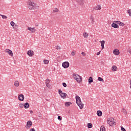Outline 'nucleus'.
Wrapping results in <instances>:
<instances>
[{"instance_id": "nucleus-1", "label": "nucleus", "mask_w": 131, "mask_h": 131, "mask_svg": "<svg viewBox=\"0 0 131 131\" xmlns=\"http://www.w3.org/2000/svg\"><path fill=\"white\" fill-rule=\"evenodd\" d=\"M27 4L28 8L29 10H38L39 9V6L31 1L28 2Z\"/></svg>"}, {"instance_id": "nucleus-2", "label": "nucleus", "mask_w": 131, "mask_h": 131, "mask_svg": "<svg viewBox=\"0 0 131 131\" xmlns=\"http://www.w3.org/2000/svg\"><path fill=\"white\" fill-rule=\"evenodd\" d=\"M76 104L79 106L80 109L83 108V104L81 102L80 97L78 96H76Z\"/></svg>"}, {"instance_id": "nucleus-3", "label": "nucleus", "mask_w": 131, "mask_h": 131, "mask_svg": "<svg viewBox=\"0 0 131 131\" xmlns=\"http://www.w3.org/2000/svg\"><path fill=\"white\" fill-rule=\"evenodd\" d=\"M107 123L109 124L110 126H112V125H116V122H115V119L113 118H110L107 119Z\"/></svg>"}, {"instance_id": "nucleus-4", "label": "nucleus", "mask_w": 131, "mask_h": 131, "mask_svg": "<svg viewBox=\"0 0 131 131\" xmlns=\"http://www.w3.org/2000/svg\"><path fill=\"white\" fill-rule=\"evenodd\" d=\"M73 76L74 77V78L76 80L77 82H78V83H80V82L82 81V79H81V77L78 74H74Z\"/></svg>"}, {"instance_id": "nucleus-5", "label": "nucleus", "mask_w": 131, "mask_h": 131, "mask_svg": "<svg viewBox=\"0 0 131 131\" xmlns=\"http://www.w3.org/2000/svg\"><path fill=\"white\" fill-rule=\"evenodd\" d=\"M58 93L63 99H65L66 98V96H67V94L65 93L62 92V90H58Z\"/></svg>"}, {"instance_id": "nucleus-6", "label": "nucleus", "mask_w": 131, "mask_h": 131, "mask_svg": "<svg viewBox=\"0 0 131 131\" xmlns=\"http://www.w3.org/2000/svg\"><path fill=\"white\" fill-rule=\"evenodd\" d=\"M32 125V122H31V121L30 120L27 122V125H26V127L27 129L30 128Z\"/></svg>"}, {"instance_id": "nucleus-7", "label": "nucleus", "mask_w": 131, "mask_h": 131, "mask_svg": "<svg viewBox=\"0 0 131 131\" xmlns=\"http://www.w3.org/2000/svg\"><path fill=\"white\" fill-rule=\"evenodd\" d=\"M117 21H114L113 23L112 24V27L114 28H119V26L117 25Z\"/></svg>"}, {"instance_id": "nucleus-8", "label": "nucleus", "mask_w": 131, "mask_h": 131, "mask_svg": "<svg viewBox=\"0 0 131 131\" xmlns=\"http://www.w3.org/2000/svg\"><path fill=\"white\" fill-rule=\"evenodd\" d=\"M69 62H68V61H66L62 63V67H63V68H68V67H69Z\"/></svg>"}, {"instance_id": "nucleus-9", "label": "nucleus", "mask_w": 131, "mask_h": 131, "mask_svg": "<svg viewBox=\"0 0 131 131\" xmlns=\"http://www.w3.org/2000/svg\"><path fill=\"white\" fill-rule=\"evenodd\" d=\"M6 53H8L9 56L13 57V51L10 49H6L5 50Z\"/></svg>"}, {"instance_id": "nucleus-10", "label": "nucleus", "mask_w": 131, "mask_h": 131, "mask_svg": "<svg viewBox=\"0 0 131 131\" xmlns=\"http://www.w3.org/2000/svg\"><path fill=\"white\" fill-rule=\"evenodd\" d=\"M28 30L31 31L32 33H34L36 31L35 28L28 27Z\"/></svg>"}, {"instance_id": "nucleus-11", "label": "nucleus", "mask_w": 131, "mask_h": 131, "mask_svg": "<svg viewBox=\"0 0 131 131\" xmlns=\"http://www.w3.org/2000/svg\"><path fill=\"white\" fill-rule=\"evenodd\" d=\"M24 95H23V94H20L18 96V99L19 101L22 102L23 101H24Z\"/></svg>"}, {"instance_id": "nucleus-12", "label": "nucleus", "mask_w": 131, "mask_h": 131, "mask_svg": "<svg viewBox=\"0 0 131 131\" xmlns=\"http://www.w3.org/2000/svg\"><path fill=\"white\" fill-rule=\"evenodd\" d=\"M27 54L29 57H32L34 55V53L31 50H29L27 52Z\"/></svg>"}, {"instance_id": "nucleus-13", "label": "nucleus", "mask_w": 131, "mask_h": 131, "mask_svg": "<svg viewBox=\"0 0 131 131\" xmlns=\"http://www.w3.org/2000/svg\"><path fill=\"white\" fill-rule=\"evenodd\" d=\"M46 85L47 88H50V86H51V85H50V80L49 79H47L46 80Z\"/></svg>"}, {"instance_id": "nucleus-14", "label": "nucleus", "mask_w": 131, "mask_h": 131, "mask_svg": "<svg viewBox=\"0 0 131 131\" xmlns=\"http://www.w3.org/2000/svg\"><path fill=\"white\" fill-rule=\"evenodd\" d=\"M101 46L102 50H103V49H105V47H104V45H105V41L102 40L100 41Z\"/></svg>"}, {"instance_id": "nucleus-15", "label": "nucleus", "mask_w": 131, "mask_h": 131, "mask_svg": "<svg viewBox=\"0 0 131 131\" xmlns=\"http://www.w3.org/2000/svg\"><path fill=\"white\" fill-rule=\"evenodd\" d=\"M116 23L118 25H120V26H124V24L120 21H116Z\"/></svg>"}, {"instance_id": "nucleus-16", "label": "nucleus", "mask_w": 131, "mask_h": 131, "mask_svg": "<svg viewBox=\"0 0 131 131\" xmlns=\"http://www.w3.org/2000/svg\"><path fill=\"white\" fill-rule=\"evenodd\" d=\"M113 54H114V55H118L119 54H120L119 50H118V49H115L113 51Z\"/></svg>"}, {"instance_id": "nucleus-17", "label": "nucleus", "mask_w": 131, "mask_h": 131, "mask_svg": "<svg viewBox=\"0 0 131 131\" xmlns=\"http://www.w3.org/2000/svg\"><path fill=\"white\" fill-rule=\"evenodd\" d=\"M24 107L25 109H28V108H29V103H28V102H26L24 104Z\"/></svg>"}, {"instance_id": "nucleus-18", "label": "nucleus", "mask_w": 131, "mask_h": 131, "mask_svg": "<svg viewBox=\"0 0 131 131\" xmlns=\"http://www.w3.org/2000/svg\"><path fill=\"white\" fill-rule=\"evenodd\" d=\"M77 3L79 4V5H82L83 4V0H76Z\"/></svg>"}, {"instance_id": "nucleus-19", "label": "nucleus", "mask_w": 131, "mask_h": 131, "mask_svg": "<svg viewBox=\"0 0 131 131\" xmlns=\"http://www.w3.org/2000/svg\"><path fill=\"white\" fill-rule=\"evenodd\" d=\"M89 83L91 84V82H94V80L93 79V78L92 77H90L89 78Z\"/></svg>"}, {"instance_id": "nucleus-20", "label": "nucleus", "mask_w": 131, "mask_h": 131, "mask_svg": "<svg viewBox=\"0 0 131 131\" xmlns=\"http://www.w3.org/2000/svg\"><path fill=\"white\" fill-rule=\"evenodd\" d=\"M90 20H91L92 24H94V23H95V19L94 18V17H93V16L92 15L90 16Z\"/></svg>"}, {"instance_id": "nucleus-21", "label": "nucleus", "mask_w": 131, "mask_h": 131, "mask_svg": "<svg viewBox=\"0 0 131 131\" xmlns=\"http://www.w3.org/2000/svg\"><path fill=\"white\" fill-rule=\"evenodd\" d=\"M112 70H113V71H117V67L115 66H113Z\"/></svg>"}, {"instance_id": "nucleus-22", "label": "nucleus", "mask_w": 131, "mask_h": 131, "mask_svg": "<svg viewBox=\"0 0 131 131\" xmlns=\"http://www.w3.org/2000/svg\"><path fill=\"white\" fill-rule=\"evenodd\" d=\"M71 104L72 103L71 102H67L65 103V106H66V107H69Z\"/></svg>"}, {"instance_id": "nucleus-23", "label": "nucleus", "mask_w": 131, "mask_h": 131, "mask_svg": "<svg viewBox=\"0 0 131 131\" xmlns=\"http://www.w3.org/2000/svg\"><path fill=\"white\" fill-rule=\"evenodd\" d=\"M97 114L98 116H101L102 115V111H98L97 112Z\"/></svg>"}, {"instance_id": "nucleus-24", "label": "nucleus", "mask_w": 131, "mask_h": 131, "mask_svg": "<svg viewBox=\"0 0 131 131\" xmlns=\"http://www.w3.org/2000/svg\"><path fill=\"white\" fill-rule=\"evenodd\" d=\"M95 9L97 10H101V8L100 5H97V6L95 7Z\"/></svg>"}, {"instance_id": "nucleus-25", "label": "nucleus", "mask_w": 131, "mask_h": 131, "mask_svg": "<svg viewBox=\"0 0 131 131\" xmlns=\"http://www.w3.org/2000/svg\"><path fill=\"white\" fill-rule=\"evenodd\" d=\"M83 35L84 38H87L88 36H89V34L86 32L84 33Z\"/></svg>"}, {"instance_id": "nucleus-26", "label": "nucleus", "mask_w": 131, "mask_h": 131, "mask_svg": "<svg viewBox=\"0 0 131 131\" xmlns=\"http://www.w3.org/2000/svg\"><path fill=\"white\" fill-rule=\"evenodd\" d=\"M105 130H106V128H105V126H101L100 127V131H105Z\"/></svg>"}, {"instance_id": "nucleus-27", "label": "nucleus", "mask_w": 131, "mask_h": 131, "mask_svg": "<svg viewBox=\"0 0 131 131\" xmlns=\"http://www.w3.org/2000/svg\"><path fill=\"white\" fill-rule=\"evenodd\" d=\"M88 128H92V127H93V124H92V123H88Z\"/></svg>"}, {"instance_id": "nucleus-28", "label": "nucleus", "mask_w": 131, "mask_h": 131, "mask_svg": "<svg viewBox=\"0 0 131 131\" xmlns=\"http://www.w3.org/2000/svg\"><path fill=\"white\" fill-rule=\"evenodd\" d=\"M18 85H19V81H16L14 82V86L18 87Z\"/></svg>"}, {"instance_id": "nucleus-29", "label": "nucleus", "mask_w": 131, "mask_h": 131, "mask_svg": "<svg viewBox=\"0 0 131 131\" xmlns=\"http://www.w3.org/2000/svg\"><path fill=\"white\" fill-rule=\"evenodd\" d=\"M122 112H123V113H124V114H127V112H126V110L124 108H123L122 110Z\"/></svg>"}, {"instance_id": "nucleus-30", "label": "nucleus", "mask_w": 131, "mask_h": 131, "mask_svg": "<svg viewBox=\"0 0 131 131\" xmlns=\"http://www.w3.org/2000/svg\"><path fill=\"white\" fill-rule=\"evenodd\" d=\"M98 80H99V81H104V79L100 77H98Z\"/></svg>"}, {"instance_id": "nucleus-31", "label": "nucleus", "mask_w": 131, "mask_h": 131, "mask_svg": "<svg viewBox=\"0 0 131 131\" xmlns=\"http://www.w3.org/2000/svg\"><path fill=\"white\" fill-rule=\"evenodd\" d=\"M57 12H59V9H58L57 8H55L53 10V13H57Z\"/></svg>"}, {"instance_id": "nucleus-32", "label": "nucleus", "mask_w": 131, "mask_h": 131, "mask_svg": "<svg viewBox=\"0 0 131 131\" xmlns=\"http://www.w3.org/2000/svg\"><path fill=\"white\" fill-rule=\"evenodd\" d=\"M10 25H11L12 26V27H14V26H15V23H14V21H11L10 23Z\"/></svg>"}, {"instance_id": "nucleus-33", "label": "nucleus", "mask_w": 131, "mask_h": 131, "mask_svg": "<svg viewBox=\"0 0 131 131\" xmlns=\"http://www.w3.org/2000/svg\"><path fill=\"white\" fill-rule=\"evenodd\" d=\"M43 63L44 64H49V60H44Z\"/></svg>"}, {"instance_id": "nucleus-34", "label": "nucleus", "mask_w": 131, "mask_h": 131, "mask_svg": "<svg viewBox=\"0 0 131 131\" xmlns=\"http://www.w3.org/2000/svg\"><path fill=\"white\" fill-rule=\"evenodd\" d=\"M2 17L3 19H7L8 18V17L6 15H2Z\"/></svg>"}, {"instance_id": "nucleus-35", "label": "nucleus", "mask_w": 131, "mask_h": 131, "mask_svg": "<svg viewBox=\"0 0 131 131\" xmlns=\"http://www.w3.org/2000/svg\"><path fill=\"white\" fill-rule=\"evenodd\" d=\"M19 106L20 108H23V107H24V104H23V103H20L19 104Z\"/></svg>"}, {"instance_id": "nucleus-36", "label": "nucleus", "mask_w": 131, "mask_h": 131, "mask_svg": "<svg viewBox=\"0 0 131 131\" xmlns=\"http://www.w3.org/2000/svg\"><path fill=\"white\" fill-rule=\"evenodd\" d=\"M75 54H76L75 51H73L72 52L71 55H72L73 56H75Z\"/></svg>"}, {"instance_id": "nucleus-37", "label": "nucleus", "mask_w": 131, "mask_h": 131, "mask_svg": "<svg viewBox=\"0 0 131 131\" xmlns=\"http://www.w3.org/2000/svg\"><path fill=\"white\" fill-rule=\"evenodd\" d=\"M127 13L129 14V15L131 17V10H128Z\"/></svg>"}, {"instance_id": "nucleus-38", "label": "nucleus", "mask_w": 131, "mask_h": 131, "mask_svg": "<svg viewBox=\"0 0 131 131\" xmlns=\"http://www.w3.org/2000/svg\"><path fill=\"white\" fill-rule=\"evenodd\" d=\"M62 85L64 88H66V86H67V84L65 82L62 83Z\"/></svg>"}, {"instance_id": "nucleus-39", "label": "nucleus", "mask_w": 131, "mask_h": 131, "mask_svg": "<svg viewBox=\"0 0 131 131\" xmlns=\"http://www.w3.org/2000/svg\"><path fill=\"white\" fill-rule=\"evenodd\" d=\"M57 119H58V120H62V117H61L60 116H58Z\"/></svg>"}, {"instance_id": "nucleus-40", "label": "nucleus", "mask_w": 131, "mask_h": 131, "mask_svg": "<svg viewBox=\"0 0 131 131\" xmlns=\"http://www.w3.org/2000/svg\"><path fill=\"white\" fill-rule=\"evenodd\" d=\"M17 28H18V25H15L14 27H13V29H17Z\"/></svg>"}, {"instance_id": "nucleus-41", "label": "nucleus", "mask_w": 131, "mask_h": 131, "mask_svg": "<svg viewBox=\"0 0 131 131\" xmlns=\"http://www.w3.org/2000/svg\"><path fill=\"white\" fill-rule=\"evenodd\" d=\"M121 130L122 131H126V130H125V128H124L123 127H121Z\"/></svg>"}, {"instance_id": "nucleus-42", "label": "nucleus", "mask_w": 131, "mask_h": 131, "mask_svg": "<svg viewBox=\"0 0 131 131\" xmlns=\"http://www.w3.org/2000/svg\"><path fill=\"white\" fill-rule=\"evenodd\" d=\"M56 50H61V48L60 47V46H57Z\"/></svg>"}, {"instance_id": "nucleus-43", "label": "nucleus", "mask_w": 131, "mask_h": 131, "mask_svg": "<svg viewBox=\"0 0 131 131\" xmlns=\"http://www.w3.org/2000/svg\"><path fill=\"white\" fill-rule=\"evenodd\" d=\"M100 54H101V51L97 52L96 55H97V56H99V55H100Z\"/></svg>"}, {"instance_id": "nucleus-44", "label": "nucleus", "mask_w": 131, "mask_h": 131, "mask_svg": "<svg viewBox=\"0 0 131 131\" xmlns=\"http://www.w3.org/2000/svg\"><path fill=\"white\" fill-rule=\"evenodd\" d=\"M81 55H82V56H85V53L84 52H82V53H81Z\"/></svg>"}, {"instance_id": "nucleus-45", "label": "nucleus", "mask_w": 131, "mask_h": 131, "mask_svg": "<svg viewBox=\"0 0 131 131\" xmlns=\"http://www.w3.org/2000/svg\"><path fill=\"white\" fill-rule=\"evenodd\" d=\"M30 113H33V111H30Z\"/></svg>"}, {"instance_id": "nucleus-46", "label": "nucleus", "mask_w": 131, "mask_h": 131, "mask_svg": "<svg viewBox=\"0 0 131 131\" xmlns=\"http://www.w3.org/2000/svg\"><path fill=\"white\" fill-rule=\"evenodd\" d=\"M0 16H1V17H2V16H3V15H2V14H0Z\"/></svg>"}, {"instance_id": "nucleus-47", "label": "nucleus", "mask_w": 131, "mask_h": 131, "mask_svg": "<svg viewBox=\"0 0 131 131\" xmlns=\"http://www.w3.org/2000/svg\"><path fill=\"white\" fill-rule=\"evenodd\" d=\"M129 53H131V51H129Z\"/></svg>"}]
</instances>
